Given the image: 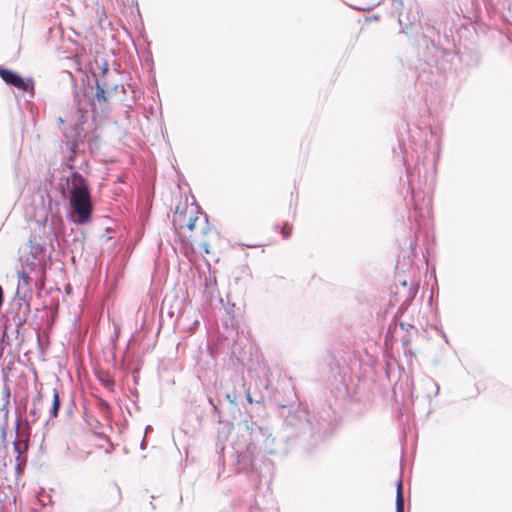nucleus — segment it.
I'll list each match as a JSON object with an SVG mask.
<instances>
[{
    "instance_id": "4c0bfd02",
    "label": "nucleus",
    "mask_w": 512,
    "mask_h": 512,
    "mask_svg": "<svg viewBox=\"0 0 512 512\" xmlns=\"http://www.w3.org/2000/svg\"><path fill=\"white\" fill-rule=\"evenodd\" d=\"M216 450L218 453H222L224 451V446L223 445H219V443L217 442L216 443Z\"/></svg>"
},
{
    "instance_id": "f704fd0d",
    "label": "nucleus",
    "mask_w": 512,
    "mask_h": 512,
    "mask_svg": "<svg viewBox=\"0 0 512 512\" xmlns=\"http://www.w3.org/2000/svg\"><path fill=\"white\" fill-rule=\"evenodd\" d=\"M230 358H231L232 361H234V359H235L238 364H240L241 366H244L243 359L240 358L239 356H237L235 351L231 352Z\"/></svg>"
},
{
    "instance_id": "72a5a7b5",
    "label": "nucleus",
    "mask_w": 512,
    "mask_h": 512,
    "mask_svg": "<svg viewBox=\"0 0 512 512\" xmlns=\"http://www.w3.org/2000/svg\"><path fill=\"white\" fill-rule=\"evenodd\" d=\"M99 407L103 411H108L110 409V405L106 400L100 399L99 400Z\"/></svg>"
},
{
    "instance_id": "5701e85b",
    "label": "nucleus",
    "mask_w": 512,
    "mask_h": 512,
    "mask_svg": "<svg viewBox=\"0 0 512 512\" xmlns=\"http://www.w3.org/2000/svg\"><path fill=\"white\" fill-rule=\"evenodd\" d=\"M31 281L32 278L24 269L18 272V286L23 288L24 286H28Z\"/></svg>"
},
{
    "instance_id": "f3484780",
    "label": "nucleus",
    "mask_w": 512,
    "mask_h": 512,
    "mask_svg": "<svg viewBox=\"0 0 512 512\" xmlns=\"http://www.w3.org/2000/svg\"><path fill=\"white\" fill-rule=\"evenodd\" d=\"M60 407H61L60 393L57 389H53V400H52V405L49 410L50 418H55L58 416Z\"/></svg>"
},
{
    "instance_id": "f257e3e1",
    "label": "nucleus",
    "mask_w": 512,
    "mask_h": 512,
    "mask_svg": "<svg viewBox=\"0 0 512 512\" xmlns=\"http://www.w3.org/2000/svg\"><path fill=\"white\" fill-rule=\"evenodd\" d=\"M245 430L248 438L245 439V449H235L236 464L239 471H244L253 482L261 483L263 479H271L273 475V463L271 460L259 458L260 452L269 455L285 456L291 450L302 448L306 452H311L313 446L307 443H300V437H293L291 440L285 439L284 426L282 425L281 437L273 436L272 428L264 419H250L244 421Z\"/></svg>"
},
{
    "instance_id": "423d86ee",
    "label": "nucleus",
    "mask_w": 512,
    "mask_h": 512,
    "mask_svg": "<svg viewBox=\"0 0 512 512\" xmlns=\"http://www.w3.org/2000/svg\"><path fill=\"white\" fill-rule=\"evenodd\" d=\"M208 402L212 407V418L222 425L218 430V440L226 438L234 428V421L241 416L243 404L216 403V400L210 396Z\"/></svg>"
},
{
    "instance_id": "4468645a",
    "label": "nucleus",
    "mask_w": 512,
    "mask_h": 512,
    "mask_svg": "<svg viewBox=\"0 0 512 512\" xmlns=\"http://www.w3.org/2000/svg\"><path fill=\"white\" fill-rule=\"evenodd\" d=\"M19 80L15 84V88L22 92H29L31 96H34L35 81L32 77H23L20 75Z\"/></svg>"
},
{
    "instance_id": "de8ad7c7",
    "label": "nucleus",
    "mask_w": 512,
    "mask_h": 512,
    "mask_svg": "<svg viewBox=\"0 0 512 512\" xmlns=\"http://www.w3.org/2000/svg\"><path fill=\"white\" fill-rule=\"evenodd\" d=\"M264 388H265L266 390H268V389H269V384H268V382L264 385Z\"/></svg>"
},
{
    "instance_id": "0eeeda50",
    "label": "nucleus",
    "mask_w": 512,
    "mask_h": 512,
    "mask_svg": "<svg viewBox=\"0 0 512 512\" xmlns=\"http://www.w3.org/2000/svg\"><path fill=\"white\" fill-rule=\"evenodd\" d=\"M75 117L76 122L69 126L67 137H63V141H65L71 157L84 151L86 138L89 137L88 130L84 128V125L87 123V115L75 114Z\"/></svg>"
},
{
    "instance_id": "2eb2a0df",
    "label": "nucleus",
    "mask_w": 512,
    "mask_h": 512,
    "mask_svg": "<svg viewBox=\"0 0 512 512\" xmlns=\"http://www.w3.org/2000/svg\"><path fill=\"white\" fill-rule=\"evenodd\" d=\"M29 315L9 314L3 315L5 321L9 320V323L14 324L15 327L22 328L27 323Z\"/></svg>"
},
{
    "instance_id": "e433bc0d",
    "label": "nucleus",
    "mask_w": 512,
    "mask_h": 512,
    "mask_svg": "<svg viewBox=\"0 0 512 512\" xmlns=\"http://www.w3.org/2000/svg\"><path fill=\"white\" fill-rule=\"evenodd\" d=\"M147 447V441L145 439V437L142 439L141 443H140V449L141 450H145Z\"/></svg>"
},
{
    "instance_id": "49530a36",
    "label": "nucleus",
    "mask_w": 512,
    "mask_h": 512,
    "mask_svg": "<svg viewBox=\"0 0 512 512\" xmlns=\"http://www.w3.org/2000/svg\"><path fill=\"white\" fill-rule=\"evenodd\" d=\"M67 413H68L69 415H70V414H72V407H69V408L67 409Z\"/></svg>"
},
{
    "instance_id": "bb28decb",
    "label": "nucleus",
    "mask_w": 512,
    "mask_h": 512,
    "mask_svg": "<svg viewBox=\"0 0 512 512\" xmlns=\"http://www.w3.org/2000/svg\"><path fill=\"white\" fill-rule=\"evenodd\" d=\"M197 208L199 209V213L203 215L204 217V220H205V225L202 227V233L204 235H206L210 230V224H209V216L207 213H205L204 211L201 210V208L199 206H197Z\"/></svg>"
},
{
    "instance_id": "dca6fc26",
    "label": "nucleus",
    "mask_w": 512,
    "mask_h": 512,
    "mask_svg": "<svg viewBox=\"0 0 512 512\" xmlns=\"http://www.w3.org/2000/svg\"><path fill=\"white\" fill-rule=\"evenodd\" d=\"M10 327H11V323H9V320L5 321L4 324H3L2 335H1V338H0V357L4 353L5 347L11 345L10 336H9V333H8V330L10 329Z\"/></svg>"
},
{
    "instance_id": "6ab92c4d",
    "label": "nucleus",
    "mask_w": 512,
    "mask_h": 512,
    "mask_svg": "<svg viewBox=\"0 0 512 512\" xmlns=\"http://www.w3.org/2000/svg\"><path fill=\"white\" fill-rule=\"evenodd\" d=\"M108 88L109 90V95L111 97V99L113 100V98L119 93H124L125 92V87L123 84H118V83H111L109 80L105 79V88Z\"/></svg>"
},
{
    "instance_id": "473e14b6",
    "label": "nucleus",
    "mask_w": 512,
    "mask_h": 512,
    "mask_svg": "<svg viewBox=\"0 0 512 512\" xmlns=\"http://www.w3.org/2000/svg\"><path fill=\"white\" fill-rule=\"evenodd\" d=\"M197 217H191L187 223V228L190 230V231H193L195 229V223L197 221Z\"/></svg>"
},
{
    "instance_id": "8fccbe9b",
    "label": "nucleus",
    "mask_w": 512,
    "mask_h": 512,
    "mask_svg": "<svg viewBox=\"0 0 512 512\" xmlns=\"http://www.w3.org/2000/svg\"><path fill=\"white\" fill-rule=\"evenodd\" d=\"M134 406H135L137 409H139V407H138V405H137V403H136V402H134Z\"/></svg>"
},
{
    "instance_id": "c85d7f7f",
    "label": "nucleus",
    "mask_w": 512,
    "mask_h": 512,
    "mask_svg": "<svg viewBox=\"0 0 512 512\" xmlns=\"http://www.w3.org/2000/svg\"><path fill=\"white\" fill-rule=\"evenodd\" d=\"M102 385L108 388H113L115 386V381L110 376H105L104 378H99Z\"/></svg>"
},
{
    "instance_id": "f8f14e48",
    "label": "nucleus",
    "mask_w": 512,
    "mask_h": 512,
    "mask_svg": "<svg viewBox=\"0 0 512 512\" xmlns=\"http://www.w3.org/2000/svg\"><path fill=\"white\" fill-rule=\"evenodd\" d=\"M20 75L21 74L15 70L0 66V78L9 86L14 87Z\"/></svg>"
},
{
    "instance_id": "9b49d317",
    "label": "nucleus",
    "mask_w": 512,
    "mask_h": 512,
    "mask_svg": "<svg viewBox=\"0 0 512 512\" xmlns=\"http://www.w3.org/2000/svg\"><path fill=\"white\" fill-rule=\"evenodd\" d=\"M30 312H31V304L29 302H18L16 297H14L10 303V309L7 312V315H9V314L29 315Z\"/></svg>"
},
{
    "instance_id": "39448f33",
    "label": "nucleus",
    "mask_w": 512,
    "mask_h": 512,
    "mask_svg": "<svg viewBox=\"0 0 512 512\" xmlns=\"http://www.w3.org/2000/svg\"><path fill=\"white\" fill-rule=\"evenodd\" d=\"M347 350L335 348L328 354L327 362L330 368V392L336 404L341 408H347L352 403L350 382L352 381V353Z\"/></svg>"
},
{
    "instance_id": "2f4dec72",
    "label": "nucleus",
    "mask_w": 512,
    "mask_h": 512,
    "mask_svg": "<svg viewBox=\"0 0 512 512\" xmlns=\"http://www.w3.org/2000/svg\"><path fill=\"white\" fill-rule=\"evenodd\" d=\"M200 247L202 249V251L205 253V254H209L210 253V244L208 241H202L200 243Z\"/></svg>"
},
{
    "instance_id": "cd10ccee",
    "label": "nucleus",
    "mask_w": 512,
    "mask_h": 512,
    "mask_svg": "<svg viewBox=\"0 0 512 512\" xmlns=\"http://www.w3.org/2000/svg\"><path fill=\"white\" fill-rule=\"evenodd\" d=\"M12 335L15 336V340L17 341L18 345H21L24 342V331L22 328L15 327Z\"/></svg>"
},
{
    "instance_id": "37998d69",
    "label": "nucleus",
    "mask_w": 512,
    "mask_h": 512,
    "mask_svg": "<svg viewBox=\"0 0 512 512\" xmlns=\"http://www.w3.org/2000/svg\"><path fill=\"white\" fill-rule=\"evenodd\" d=\"M131 393H132V395H133V396H135V397H138V395H139V394H138L137 389H135V390L131 391Z\"/></svg>"
},
{
    "instance_id": "a19ab883",
    "label": "nucleus",
    "mask_w": 512,
    "mask_h": 512,
    "mask_svg": "<svg viewBox=\"0 0 512 512\" xmlns=\"http://www.w3.org/2000/svg\"><path fill=\"white\" fill-rule=\"evenodd\" d=\"M240 245H241L242 247H249V248H251V247H257V245H247V244H244V243H241Z\"/></svg>"
},
{
    "instance_id": "20e7f679",
    "label": "nucleus",
    "mask_w": 512,
    "mask_h": 512,
    "mask_svg": "<svg viewBox=\"0 0 512 512\" xmlns=\"http://www.w3.org/2000/svg\"><path fill=\"white\" fill-rule=\"evenodd\" d=\"M69 75L73 82V99L76 104L74 114L87 115L89 108L92 122H103L108 119L112 112V99L108 88H105V79L96 77L92 72V78L87 76L86 81L83 79L79 88L73 75Z\"/></svg>"
},
{
    "instance_id": "a211bd4d",
    "label": "nucleus",
    "mask_w": 512,
    "mask_h": 512,
    "mask_svg": "<svg viewBox=\"0 0 512 512\" xmlns=\"http://www.w3.org/2000/svg\"><path fill=\"white\" fill-rule=\"evenodd\" d=\"M15 297L18 302H29L32 299V291L30 288L24 289V287L17 286Z\"/></svg>"
},
{
    "instance_id": "79ce46f5",
    "label": "nucleus",
    "mask_w": 512,
    "mask_h": 512,
    "mask_svg": "<svg viewBox=\"0 0 512 512\" xmlns=\"http://www.w3.org/2000/svg\"><path fill=\"white\" fill-rule=\"evenodd\" d=\"M116 277H118V278L122 277V271H121V269H117V275H116Z\"/></svg>"
},
{
    "instance_id": "4be33fe9",
    "label": "nucleus",
    "mask_w": 512,
    "mask_h": 512,
    "mask_svg": "<svg viewBox=\"0 0 512 512\" xmlns=\"http://www.w3.org/2000/svg\"><path fill=\"white\" fill-rule=\"evenodd\" d=\"M12 444H13V451H14V453H16V454H17V456H16L17 464H16L15 469H16V471H17L18 473H21V471H20V466H19V457H20V455H21V453H22V452H26L27 448L25 447V448L22 450L21 445H20L19 441L17 440V438H15V439H14V441H13V443H12Z\"/></svg>"
},
{
    "instance_id": "a18cd8bd",
    "label": "nucleus",
    "mask_w": 512,
    "mask_h": 512,
    "mask_svg": "<svg viewBox=\"0 0 512 512\" xmlns=\"http://www.w3.org/2000/svg\"><path fill=\"white\" fill-rule=\"evenodd\" d=\"M18 428H19V424H18V421H16V428H15L16 434L18 433Z\"/></svg>"
},
{
    "instance_id": "58836bf2",
    "label": "nucleus",
    "mask_w": 512,
    "mask_h": 512,
    "mask_svg": "<svg viewBox=\"0 0 512 512\" xmlns=\"http://www.w3.org/2000/svg\"><path fill=\"white\" fill-rule=\"evenodd\" d=\"M151 431H153L152 426H151V425H147V426L145 427V435H146L147 433L151 432Z\"/></svg>"
},
{
    "instance_id": "aec40b11",
    "label": "nucleus",
    "mask_w": 512,
    "mask_h": 512,
    "mask_svg": "<svg viewBox=\"0 0 512 512\" xmlns=\"http://www.w3.org/2000/svg\"><path fill=\"white\" fill-rule=\"evenodd\" d=\"M273 230L281 233L284 239H288L292 234V225L289 222H285L283 225L275 224Z\"/></svg>"
},
{
    "instance_id": "6e6552de",
    "label": "nucleus",
    "mask_w": 512,
    "mask_h": 512,
    "mask_svg": "<svg viewBox=\"0 0 512 512\" xmlns=\"http://www.w3.org/2000/svg\"><path fill=\"white\" fill-rule=\"evenodd\" d=\"M85 239L84 231L78 226L75 229L72 228L70 233L65 234L64 242L66 248L72 253V260H74L76 256H82L85 249Z\"/></svg>"
},
{
    "instance_id": "f03ea898",
    "label": "nucleus",
    "mask_w": 512,
    "mask_h": 512,
    "mask_svg": "<svg viewBox=\"0 0 512 512\" xmlns=\"http://www.w3.org/2000/svg\"><path fill=\"white\" fill-rule=\"evenodd\" d=\"M272 402L277 407L279 417L284 420L285 439L288 441L300 437L301 444L316 447L337 427L336 411L331 404L315 407L310 414L290 384L283 388V395L275 390Z\"/></svg>"
},
{
    "instance_id": "412c9836",
    "label": "nucleus",
    "mask_w": 512,
    "mask_h": 512,
    "mask_svg": "<svg viewBox=\"0 0 512 512\" xmlns=\"http://www.w3.org/2000/svg\"><path fill=\"white\" fill-rule=\"evenodd\" d=\"M396 512H404L403 484L401 481L397 484Z\"/></svg>"
},
{
    "instance_id": "c9c22d12",
    "label": "nucleus",
    "mask_w": 512,
    "mask_h": 512,
    "mask_svg": "<svg viewBox=\"0 0 512 512\" xmlns=\"http://www.w3.org/2000/svg\"><path fill=\"white\" fill-rule=\"evenodd\" d=\"M1 438H2V442L6 446V444H7V441H6V424L1 427Z\"/></svg>"
},
{
    "instance_id": "ddd939ff",
    "label": "nucleus",
    "mask_w": 512,
    "mask_h": 512,
    "mask_svg": "<svg viewBox=\"0 0 512 512\" xmlns=\"http://www.w3.org/2000/svg\"><path fill=\"white\" fill-rule=\"evenodd\" d=\"M94 63L96 65V67L100 70L99 73H97L92 65H90V70H91V73L94 72L95 73V76L96 77H101V79H107L106 78V75L108 74L109 72V64H108V60L104 57H96L95 60H94ZM89 78H92V75L89 77Z\"/></svg>"
},
{
    "instance_id": "a878e982",
    "label": "nucleus",
    "mask_w": 512,
    "mask_h": 512,
    "mask_svg": "<svg viewBox=\"0 0 512 512\" xmlns=\"http://www.w3.org/2000/svg\"><path fill=\"white\" fill-rule=\"evenodd\" d=\"M57 122H58V125H59V131L62 133V136L63 137H67L68 131H69V127L66 125V121L61 116H58L57 117Z\"/></svg>"
},
{
    "instance_id": "b1692460",
    "label": "nucleus",
    "mask_w": 512,
    "mask_h": 512,
    "mask_svg": "<svg viewBox=\"0 0 512 512\" xmlns=\"http://www.w3.org/2000/svg\"><path fill=\"white\" fill-rule=\"evenodd\" d=\"M239 391H241V394L243 395V401L246 400L248 404H252L254 402V399L252 398L249 389H246L245 387L243 378L241 379V388L239 389Z\"/></svg>"
},
{
    "instance_id": "ea45409f",
    "label": "nucleus",
    "mask_w": 512,
    "mask_h": 512,
    "mask_svg": "<svg viewBox=\"0 0 512 512\" xmlns=\"http://www.w3.org/2000/svg\"><path fill=\"white\" fill-rule=\"evenodd\" d=\"M38 410L37 409H33L30 411V414L33 416V417H36L38 415Z\"/></svg>"
},
{
    "instance_id": "7c9ffc66",
    "label": "nucleus",
    "mask_w": 512,
    "mask_h": 512,
    "mask_svg": "<svg viewBox=\"0 0 512 512\" xmlns=\"http://www.w3.org/2000/svg\"><path fill=\"white\" fill-rule=\"evenodd\" d=\"M139 371H140V368H135L131 371L132 373V378H133V382L135 385H138V381H139Z\"/></svg>"
},
{
    "instance_id": "1a4fd4ad",
    "label": "nucleus",
    "mask_w": 512,
    "mask_h": 512,
    "mask_svg": "<svg viewBox=\"0 0 512 512\" xmlns=\"http://www.w3.org/2000/svg\"><path fill=\"white\" fill-rule=\"evenodd\" d=\"M101 124L102 122H93V128L88 130L89 137L86 138V144L91 152L97 151L100 148L101 136L99 130Z\"/></svg>"
},
{
    "instance_id": "9d476101",
    "label": "nucleus",
    "mask_w": 512,
    "mask_h": 512,
    "mask_svg": "<svg viewBox=\"0 0 512 512\" xmlns=\"http://www.w3.org/2000/svg\"><path fill=\"white\" fill-rule=\"evenodd\" d=\"M216 403H235V404H243V395L241 391L233 388L231 391L226 392L224 395L218 394Z\"/></svg>"
},
{
    "instance_id": "393cba45",
    "label": "nucleus",
    "mask_w": 512,
    "mask_h": 512,
    "mask_svg": "<svg viewBox=\"0 0 512 512\" xmlns=\"http://www.w3.org/2000/svg\"><path fill=\"white\" fill-rule=\"evenodd\" d=\"M217 281L215 276H209L205 279V288L208 290L211 294L216 289Z\"/></svg>"
},
{
    "instance_id": "09e8293b",
    "label": "nucleus",
    "mask_w": 512,
    "mask_h": 512,
    "mask_svg": "<svg viewBox=\"0 0 512 512\" xmlns=\"http://www.w3.org/2000/svg\"><path fill=\"white\" fill-rule=\"evenodd\" d=\"M150 505L152 506L153 509H156V506L153 504V502H150Z\"/></svg>"
},
{
    "instance_id": "c03bdc74",
    "label": "nucleus",
    "mask_w": 512,
    "mask_h": 512,
    "mask_svg": "<svg viewBox=\"0 0 512 512\" xmlns=\"http://www.w3.org/2000/svg\"><path fill=\"white\" fill-rule=\"evenodd\" d=\"M112 269L111 267H108L107 270H106V274L108 275L109 273H112Z\"/></svg>"
},
{
    "instance_id": "7ed1b4c3",
    "label": "nucleus",
    "mask_w": 512,
    "mask_h": 512,
    "mask_svg": "<svg viewBox=\"0 0 512 512\" xmlns=\"http://www.w3.org/2000/svg\"><path fill=\"white\" fill-rule=\"evenodd\" d=\"M65 165L67 170L58 178L56 190L64 203L67 218L75 225L89 224L94 210L89 182L76 170L72 159Z\"/></svg>"
},
{
    "instance_id": "c756f323",
    "label": "nucleus",
    "mask_w": 512,
    "mask_h": 512,
    "mask_svg": "<svg viewBox=\"0 0 512 512\" xmlns=\"http://www.w3.org/2000/svg\"><path fill=\"white\" fill-rule=\"evenodd\" d=\"M33 249H34V250L32 251V253H33V257H34V259H38V258H39V256H40V254H41L43 251H45V247H44L43 245L39 244V243L35 244V246L33 247Z\"/></svg>"
}]
</instances>
